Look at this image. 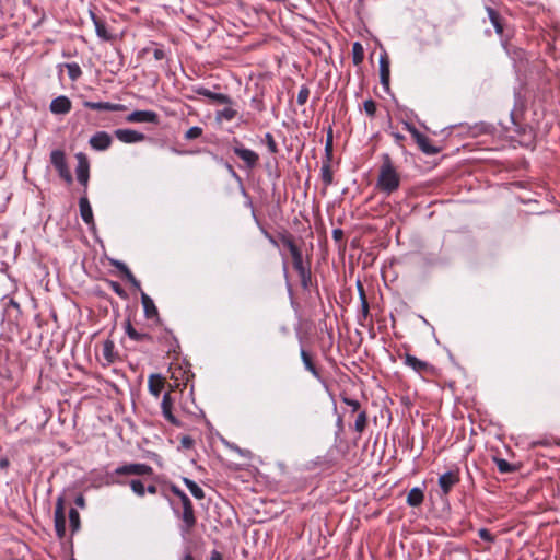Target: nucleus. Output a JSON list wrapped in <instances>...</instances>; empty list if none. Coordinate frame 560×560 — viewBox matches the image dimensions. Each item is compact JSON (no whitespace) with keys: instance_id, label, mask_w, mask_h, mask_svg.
Instances as JSON below:
<instances>
[{"instance_id":"obj_1","label":"nucleus","mask_w":560,"mask_h":560,"mask_svg":"<svg viewBox=\"0 0 560 560\" xmlns=\"http://www.w3.org/2000/svg\"><path fill=\"white\" fill-rule=\"evenodd\" d=\"M151 467L145 464H128L116 468L113 475L106 476L104 485H119L128 483L131 490H144L143 482L139 479L140 476L150 475Z\"/></svg>"},{"instance_id":"obj_2","label":"nucleus","mask_w":560,"mask_h":560,"mask_svg":"<svg viewBox=\"0 0 560 560\" xmlns=\"http://www.w3.org/2000/svg\"><path fill=\"white\" fill-rule=\"evenodd\" d=\"M399 185L400 176L394 167L389 155L385 154L383 156L376 186L381 191L390 195L399 188Z\"/></svg>"},{"instance_id":"obj_3","label":"nucleus","mask_w":560,"mask_h":560,"mask_svg":"<svg viewBox=\"0 0 560 560\" xmlns=\"http://www.w3.org/2000/svg\"><path fill=\"white\" fill-rule=\"evenodd\" d=\"M283 243L290 250V254L293 259V267L298 271V273L301 278L302 285L306 288L311 280V272H310V269H307L303 264L301 250L298 248V246L294 244V242L291 238H285L283 241Z\"/></svg>"},{"instance_id":"obj_4","label":"nucleus","mask_w":560,"mask_h":560,"mask_svg":"<svg viewBox=\"0 0 560 560\" xmlns=\"http://www.w3.org/2000/svg\"><path fill=\"white\" fill-rule=\"evenodd\" d=\"M174 493L179 498V501L183 505L182 520L184 522V525L182 526V532L184 535H186L189 534L196 525V517L194 513L192 503L185 492Z\"/></svg>"},{"instance_id":"obj_5","label":"nucleus","mask_w":560,"mask_h":560,"mask_svg":"<svg viewBox=\"0 0 560 560\" xmlns=\"http://www.w3.org/2000/svg\"><path fill=\"white\" fill-rule=\"evenodd\" d=\"M55 530L59 539H63L66 536V506L65 498L61 495L58 498L55 508Z\"/></svg>"},{"instance_id":"obj_6","label":"nucleus","mask_w":560,"mask_h":560,"mask_svg":"<svg viewBox=\"0 0 560 560\" xmlns=\"http://www.w3.org/2000/svg\"><path fill=\"white\" fill-rule=\"evenodd\" d=\"M78 165L75 168V174L79 183H81L83 186H88L89 182V174H90V163L86 158V155L82 152L77 153L75 155Z\"/></svg>"},{"instance_id":"obj_7","label":"nucleus","mask_w":560,"mask_h":560,"mask_svg":"<svg viewBox=\"0 0 560 560\" xmlns=\"http://www.w3.org/2000/svg\"><path fill=\"white\" fill-rule=\"evenodd\" d=\"M126 120L128 122H158V114L153 110H135L130 113Z\"/></svg>"},{"instance_id":"obj_8","label":"nucleus","mask_w":560,"mask_h":560,"mask_svg":"<svg viewBox=\"0 0 560 560\" xmlns=\"http://www.w3.org/2000/svg\"><path fill=\"white\" fill-rule=\"evenodd\" d=\"M90 145L96 151L107 150L112 144V137L105 131H98L90 138Z\"/></svg>"},{"instance_id":"obj_9","label":"nucleus","mask_w":560,"mask_h":560,"mask_svg":"<svg viewBox=\"0 0 560 560\" xmlns=\"http://www.w3.org/2000/svg\"><path fill=\"white\" fill-rule=\"evenodd\" d=\"M115 137L124 143H136L144 140V135L132 129H117Z\"/></svg>"},{"instance_id":"obj_10","label":"nucleus","mask_w":560,"mask_h":560,"mask_svg":"<svg viewBox=\"0 0 560 560\" xmlns=\"http://www.w3.org/2000/svg\"><path fill=\"white\" fill-rule=\"evenodd\" d=\"M233 151L241 160L244 161V163L248 167H254L258 163V160H259L258 154L250 149H246V148L238 145V147H235L233 149Z\"/></svg>"},{"instance_id":"obj_11","label":"nucleus","mask_w":560,"mask_h":560,"mask_svg":"<svg viewBox=\"0 0 560 560\" xmlns=\"http://www.w3.org/2000/svg\"><path fill=\"white\" fill-rule=\"evenodd\" d=\"M83 106L94 110H109V112H120L125 109L122 104H114L109 102H90L85 101Z\"/></svg>"},{"instance_id":"obj_12","label":"nucleus","mask_w":560,"mask_h":560,"mask_svg":"<svg viewBox=\"0 0 560 560\" xmlns=\"http://www.w3.org/2000/svg\"><path fill=\"white\" fill-rule=\"evenodd\" d=\"M411 133H412V137L415 138L416 142L418 143L419 148L427 154H433V153H436L438 150L435 147H433L431 143H430V139L421 133L420 131H418L417 129H412L411 130Z\"/></svg>"},{"instance_id":"obj_13","label":"nucleus","mask_w":560,"mask_h":560,"mask_svg":"<svg viewBox=\"0 0 560 560\" xmlns=\"http://www.w3.org/2000/svg\"><path fill=\"white\" fill-rule=\"evenodd\" d=\"M71 109V101L67 96H58L50 103V110L54 114H67Z\"/></svg>"},{"instance_id":"obj_14","label":"nucleus","mask_w":560,"mask_h":560,"mask_svg":"<svg viewBox=\"0 0 560 560\" xmlns=\"http://www.w3.org/2000/svg\"><path fill=\"white\" fill-rule=\"evenodd\" d=\"M405 364L410 366L418 373H425L431 370V366L428 362L418 359L415 355L406 354L405 355Z\"/></svg>"},{"instance_id":"obj_15","label":"nucleus","mask_w":560,"mask_h":560,"mask_svg":"<svg viewBox=\"0 0 560 560\" xmlns=\"http://www.w3.org/2000/svg\"><path fill=\"white\" fill-rule=\"evenodd\" d=\"M195 91L197 94L206 96V97H208L217 103H220V104H231L232 103L230 96H228L226 94H223V93H214V92H211L210 90L202 88V86L197 88Z\"/></svg>"},{"instance_id":"obj_16","label":"nucleus","mask_w":560,"mask_h":560,"mask_svg":"<svg viewBox=\"0 0 560 560\" xmlns=\"http://www.w3.org/2000/svg\"><path fill=\"white\" fill-rule=\"evenodd\" d=\"M162 413L166 420L173 424H179L178 420L172 413V398L170 393L164 394L161 402Z\"/></svg>"},{"instance_id":"obj_17","label":"nucleus","mask_w":560,"mask_h":560,"mask_svg":"<svg viewBox=\"0 0 560 560\" xmlns=\"http://www.w3.org/2000/svg\"><path fill=\"white\" fill-rule=\"evenodd\" d=\"M79 207H80V214H81L82 220L86 224H93L94 223L93 211H92L91 205L85 196L80 198Z\"/></svg>"},{"instance_id":"obj_18","label":"nucleus","mask_w":560,"mask_h":560,"mask_svg":"<svg viewBox=\"0 0 560 560\" xmlns=\"http://www.w3.org/2000/svg\"><path fill=\"white\" fill-rule=\"evenodd\" d=\"M148 387H149V392L153 396L159 397L164 387V378L159 374H152L149 377Z\"/></svg>"},{"instance_id":"obj_19","label":"nucleus","mask_w":560,"mask_h":560,"mask_svg":"<svg viewBox=\"0 0 560 560\" xmlns=\"http://www.w3.org/2000/svg\"><path fill=\"white\" fill-rule=\"evenodd\" d=\"M141 303L144 310V314L148 318H153L158 316V308L153 300L144 292H142L141 294Z\"/></svg>"},{"instance_id":"obj_20","label":"nucleus","mask_w":560,"mask_h":560,"mask_svg":"<svg viewBox=\"0 0 560 560\" xmlns=\"http://www.w3.org/2000/svg\"><path fill=\"white\" fill-rule=\"evenodd\" d=\"M92 20L97 36L103 40H112L113 35L108 32L106 24L102 20L97 19L94 14H92Z\"/></svg>"},{"instance_id":"obj_21","label":"nucleus","mask_w":560,"mask_h":560,"mask_svg":"<svg viewBox=\"0 0 560 560\" xmlns=\"http://www.w3.org/2000/svg\"><path fill=\"white\" fill-rule=\"evenodd\" d=\"M458 475L455 471H447L440 476L439 483L443 490H448L458 482Z\"/></svg>"},{"instance_id":"obj_22","label":"nucleus","mask_w":560,"mask_h":560,"mask_svg":"<svg viewBox=\"0 0 560 560\" xmlns=\"http://www.w3.org/2000/svg\"><path fill=\"white\" fill-rule=\"evenodd\" d=\"M102 355L107 363H113L116 359L115 345L107 339L102 345Z\"/></svg>"},{"instance_id":"obj_23","label":"nucleus","mask_w":560,"mask_h":560,"mask_svg":"<svg viewBox=\"0 0 560 560\" xmlns=\"http://www.w3.org/2000/svg\"><path fill=\"white\" fill-rule=\"evenodd\" d=\"M125 331L128 335V337L135 341H144L151 339V337L148 334L138 332L130 322L126 323Z\"/></svg>"},{"instance_id":"obj_24","label":"nucleus","mask_w":560,"mask_h":560,"mask_svg":"<svg viewBox=\"0 0 560 560\" xmlns=\"http://www.w3.org/2000/svg\"><path fill=\"white\" fill-rule=\"evenodd\" d=\"M380 74L381 81L384 85H388L389 82V63L386 57H381L380 60Z\"/></svg>"},{"instance_id":"obj_25","label":"nucleus","mask_w":560,"mask_h":560,"mask_svg":"<svg viewBox=\"0 0 560 560\" xmlns=\"http://www.w3.org/2000/svg\"><path fill=\"white\" fill-rule=\"evenodd\" d=\"M69 522H70L71 534L73 535L81 527L80 514L73 508H71L69 511Z\"/></svg>"},{"instance_id":"obj_26","label":"nucleus","mask_w":560,"mask_h":560,"mask_svg":"<svg viewBox=\"0 0 560 560\" xmlns=\"http://www.w3.org/2000/svg\"><path fill=\"white\" fill-rule=\"evenodd\" d=\"M50 162L57 170L67 165L65 153L61 150H54L50 154Z\"/></svg>"},{"instance_id":"obj_27","label":"nucleus","mask_w":560,"mask_h":560,"mask_svg":"<svg viewBox=\"0 0 560 560\" xmlns=\"http://www.w3.org/2000/svg\"><path fill=\"white\" fill-rule=\"evenodd\" d=\"M301 358L305 369L310 371L315 377H319L318 371L315 368L311 355L304 349L301 350Z\"/></svg>"},{"instance_id":"obj_28","label":"nucleus","mask_w":560,"mask_h":560,"mask_svg":"<svg viewBox=\"0 0 560 560\" xmlns=\"http://www.w3.org/2000/svg\"><path fill=\"white\" fill-rule=\"evenodd\" d=\"M114 266L125 273L128 281H130L133 285L139 287V282L137 281V279L135 278L132 272L129 270V268L124 262L115 261Z\"/></svg>"},{"instance_id":"obj_29","label":"nucleus","mask_w":560,"mask_h":560,"mask_svg":"<svg viewBox=\"0 0 560 560\" xmlns=\"http://www.w3.org/2000/svg\"><path fill=\"white\" fill-rule=\"evenodd\" d=\"M368 423V415L366 411L362 410L358 413L355 422H354V429L357 432L361 433L364 431Z\"/></svg>"},{"instance_id":"obj_30","label":"nucleus","mask_w":560,"mask_h":560,"mask_svg":"<svg viewBox=\"0 0 560 560\" xmlns=\"http://www.w3.org/2000/svg\"><path fill=\"white\" fill-rule=\"evenodd\" d=\"M65 66L68 71V75L72 81H75L77 79H79L81 77L82 70L78 63L71 62V63H66Z\"/></svg>"},{"instance_id":"obj_31","label":"nucleus","mask_w":560,"mask_h":560,"mask_svg":"<svg viewBox=\"0 0 560 560\" xmlns=\"http://www.w3.org/2000/svg\"><path fill=\"white\" fill-rule=\"evenodd\" d=\"M237 112L231 107H225L217 113V120H232L235 118Z\"/></svg>"},{"instance_id":"obj_32","label":"nucleus","mask_w":560,"mask_h":560,"mask_svg":"<svg viewBox=\"0 0 560 560\" xmlns=\"http://www.w3.org/2000/svg\"><path fill=\"white\" fill-rule=\"evenodd\" d=\"M352 56L354 65H359L363 61L364 50L360 43L355 42L352 46Z\"/></svg>"},{"instance_id":"obj_33","label":"nucleus","mask_w":560,"mask_h":560,"mask_svg":"<svg viewBox=\"0 0 560 560\" xmlns=\"http://www.w3.org/2000/svg\"><path fill=\"white\" fill-rule=\"evenodd\" d=\"M424 500L423 492H408L407 503L411 506L420 505Z\"/></svg>"},{"instance_id":"obj_34","label":"nucleus","mask_w":560,"mask_h":560,"mask_svg":"<svg viewBox=\"0 0 560 560\" xmlns=\"http://www.w3.org/2000/svg\"><path fill=\"white\" fill-rule=\"evenodd\" d=\"M358 290H359L360 299H361L362 314H363L364 317H366L368 314H369V304H368V301H366V298H365V293H364L363 287H362V284L360 282H358Z\"/></svg>"},{"instance_id":"obj_35","label":"nucleus","mask_w":560,"mask_h":560,"mask_svg":"<svg viewBox=\"0 0 560 560\" xmlns=\"http://www.w3.org/2000/svg\"><path fill=\"white\" fill-rule=\"evenodd\" d=\"M488 13H489V18L491 20V23L495 27L497 33L498 34H502L503 28H502V26H501V24L499 22V15L497 14V12L493 9L488 8Z\"/></svg>"},{"instance_id":"obj_36","label":"nucleus","mask_w":560,"mask_h":560,"mask_svg":"<svg viewBox=\"0 0 560 560\" xmlns=\"http://www.w3.org/2000/svg\"><path fill=\"white\" fill-rule=\"evenodd\" d=\"M202 135V128L198 126H194L189 128L185 133V139L192 140L199 138Z\"/></svg>"},{"instance_id":"obj_37","label":"nucleus","mask_w":560,"mask_h":560,"mask_svg":"<svg viewBox=\"0 0 560 560\" xmlns=\"http://www.w3.org/2000/svg\"><path fill=\"white\" fill-rule=\"evenodd\" d=\"M322 179L327 186L332 183V173L330 171L329 165H324L322 167Z\"/></svg>"},{"instance_id":"obj_38","label":"nucleus","mask_w":560,"mask_h":560,"mask_svg":"<svg viewBox=\"0 0 560 560\" xmlns=\"http://www.w3.org/2000/svg\"><path fill=\"white\" fill-rule=\"evenodd\" d=\"M363 107H364V112L373 117L375 115V112H376V104L373 100H366L364 101L363 103Z\"/></svg>"},{"instance_id":"obj_39","label":"nucleus","mask_w":560,"mask_h":560,"mask_svg":"<svg viewBox=\"0 0 560 560\" xmlns=\"http://www.w3.org/2000/svg\"><path fill=\"white\" fill-rule=\"evenodd\" d=\"M310 91L306 86H302L298 93V103L304 105L308 100Z\"/></svg>"},{"instance_id":"obj_40","label":"nucleus","mask_w":560,"mask_h":560,"mask_svg":"<svg viewBox=\"0 0 560 560\" xmlns=\"http://www.w3.org/2000/svg\"><path fill=\"white\" fill-rule=\"evenodd\" d=\"M265 140H266V144H267V147H268L269 151H270L271 153H277V152H278V147H277V143H276V141H275V139H273L272 135H271V133H269V132H267V133L265 135Z\"/></svg>"},{"instance_id":"obj_41","label":"nucleus","mask_w":560,"mask_h":560,"mask_svg":"<svg viewBox=\"0 0 560 560\" xmlns=\"http://www.w3.org/2000/svg\"><path fill=\"white\" fill-rule=\"evenodd\" d=\"M478 536L482 539V540H486L488 542H493L494 541V536L491 534V532L487 528H480L478 530Z\"/></svg>"},{"instance_id":"obj_42","label":"nucleus","mask_w":560,"mask_h":560,"mask_svg":"<svg viewBox=\"0 0 560 560\" xmlns=\"http://www.w3.org/2000/svg\"><path fill=\"white\" fill-rule=\"evenodd\" d=\"M495 463H497L498 469L501 472H509L513 469L511 464L505 459H495Z\"/></svg>"},{"instance_id":"obj_43","label":"nucleus","mask_w":560,"mask_h":560,"mask_svg":"<svg viewBox=\"0 0 560 560\" xmlns=\"http://www.w3.org/2000/svg\"><path fill=\"white\" fill-rule=\"evenodd\" d=\"M342 401L351 407L352 412H357L360 409V402L355 399H351L349 397H342Z\"/></svg>"},{"instance_id":"obj_44","label":"nucleus","mask_w":560,"mask_h":560,"mask_svg":"<svg viewBox=\"0 0 560 560\" xmlns=\"http://www.w3.org/2000/svg\"><path fill=\"white\" fill-rule=\"evenodd\" d=\"M57 171L61 177H63L68 183H71L72 176H71L67 165H65L62 167H58Z\"/></svg>"},{"instance_id":"obj_45","label":"nucleus","mask_w":560,"mask_h":560,"mask_svg":"<svg viewBox=\"0 0 560 560\" xmlns=\"http://www.w3.org/2000/svg\"><path fill=\"white\" fill-rule=\"evenodd\" d=\"M194 445V440L189 435H184L180 438V446L183 448H191Z\"/></svg>"},{"instance_id":"obj_46","label":"nucleus","mask_w":560,"mask_h":560,"mask_svg":"<svg viewBox=\"0 0 560 560\" xmlns=\"http://www.w3.org/2000/svg\"><path fill=\"white\" fill-rule=\"evenodd\" d=\"M233 450H234L235 452H237V453H238L242 457H244V458H249V457L252 456V453H250V451H248V450H241V448H240V447H237V446H234V447H233Z\"/></svg>"},{"instance_id":"obj_47","label":"nucleus","mask_w":560,"mask_h":560,"mask_svg":"<svg viewBox=\"0 0 560 560\" xmlns=\"http://www.w3.org/2000/svg\"><path fill=\"white\" fill-rule=\"evenodd\" d=\"M183 480H184V482H185L186 487H187L189 490H201V489L196 485V482H194V481H191V480H189V479H187V478H184Z\"/></svg>"},{"instance_id":"obj_48","label":"nucleus","mask_w":560,"mask_h":560,"mask_svg":"<svg viewBox=\"0 0 560 560\" xmlns=\"http://www.w3.org/2000/svg\"><path fill=\"white\" fill-rule=\"evenodd\" d=\"M210 560H223L221 552L213 550L211 552Z\"/></svg>"},{"instance_id":"obj_49","label":"nucleus","mask_w":560,"mask_h":560,"mask_svg":"<svg viewBox=\"0 0 560 560\" xmlns=\"http://www.w3.org/2000/svg\"><path fill=\"white\" fill-rule=\"evenodd\" d=\"M75 504L80 508L85 505L84 498L81 494L75 498Z\"/></svg>"},{"instance_id":"obj_50","label":"nucleus","mask_w":560,"mask_h":560,"mask_svg":"<svg viewBox=\"0 0 560 560\" xmlns=\"http://www.w3.org/2000/svg\"><path fill=\"white\" fill-rule=\"evenodd\" d=\"M154 57L158 60H161L164 58V51L162 49H155L154 50Z\"/></svg>"},{"instance_id":"obj_51","label":"nucleus","mask_w":560,"mask_h":560,"mask_svg":"<svg viewBox=\"0 0 560 560\" xmlns=\"http://www.w3.org/2000/svg\"><path fill=\"white\" fill-rule=\"evenodd\" d=\"M112 287H113V289L115 290V292H117L118 294H121V293H122V290L120 289V287H119V284H118V283L113 282V283H112Z\"/></svg>"},{"instance_id":"obj_52","label":"nucleus","mask_w":560,"mask_h":560,"mask_svg":"<svg viewBox=\"0 0 560 560\" xmlns=\"http://www.w3.org/2000/svg\"><path fill=\"white\" fill-rule=\"evenodd\" d=\"M191 493L197 499H203L205 498V492H191Z\"/></svg>"},{"instance_id":"obj_53","label":"nucleus","mask_w":560,"mask_h":560,"mask_svg":"<svg viewBox=\"0 0 560 560\" xmlns=\"http://www.w3.org/2000/svg\"><path fill=\"white\" fill-rule=\"evenodd\" d=\"M182 560H195L191 553H186Z\"/></svg>"},{"instance_id":"obj_54","label":"nucleus","mask_w":560,"mask_h":560,"mask_svg":"<svg viewBox=\"0 0 560 560\" xmlns=\"http://www.w3.org/2000/svg\"><path fill=\"white\" fill-rule=\"evenodd\" d=\"M8 464H9V463H8V460H7V459H1V460H0V467H2V468L7 467V466H8Z\"/></svg>"},{"instance_id":"obj_55","label":"nucleus","mask_w":560,"mask_h":560,"mask_svg":"<svg viewBox=\"0 0 560 560\" xmlns=\"http://www.w3.org/2000/svg\"><path fill=\"white\" fill-rule=\"evenodd\" d=\"M334 235L337 238L339 235H341V231L340 230H335L334 231Z\"/></svg>"},{"instance_id":"obj_56","label":"nucleus","mask_w":560,"mask_h":560,"mask_svg":"<svg viewBox=\"0 0 560 560\" xmlns=\"http://www.w3.org/2000/svg\"><path fill=\"white\" fill-rule=\"evenodd\" d=\"M147 490L152 491V490H155V489H154V487L150 486V487H148Z\"/></svg>"},{"instance_id":"obj_57","label":"nucleus","mask_w":560,"mask_h":560,"mask_svg":"<svg viewBox=\"0 0 560 560\" xmlns=\"http://www.w3.org/2000/svg\"><path fill=\"white\" fill-rule=\"evenodd\" d=\"M70 560H75L74 558L70 559Z\"/></svg>"}]
</instances>
